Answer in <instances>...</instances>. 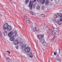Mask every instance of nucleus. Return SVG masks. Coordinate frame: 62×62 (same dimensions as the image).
<instances>
[{
    "label": "nucleus",
    "instance_id": "5701e85b",
    "mask_svg": "<svg viewBox=\"0 0 62 62\" xmlns=\"http://www.w3.org/2000/svg\"><path fill=\"white\" fill-rule=\"evenodd\" d=\"M45 2V0H43L42 1H41V3L42 4H44Z\"/></svg>",
    "mask_w": 62,
    "mask_h": 62
},
{
    "label": "nucleus",
    "instance_id": "4be33fe9",
    "mask_svg": "<svg viewBox=\"0 0 62 62\" xmlns=\"http://www.w3.org/2000/svg\"><path fill=\"white\" fill-rule=\"evenodd\" d=\"M30 22L29 20H27L26 21V23L27 24V23H30Z\"/></svg>",
    "mask_w": 62,
    "mask_h": 62
},
{
    "label": "nucleus",
    "instance_id": "72a5a7b5",
    "mask_svg": "<svg viewBox=\"0 0 62 62\" xmlns=\"http://www.w3.org/2000/svg\"><path fill=\"white\" fill-rule=\"evenodd\" d=\"M54 17L55 18H56V15H55L54 16Z\"/></svg>",
    "mask_w": 62,
    "mask_h": 62
},
{
    "label": "nucleus",
    "instance_id": "2f4dec72",
    "mask_svg": "<svg viewBox=\"0 0 62 62\" xmlns=\"http://www.w3.org/2000/svg\"><path fill=\"white\" fill-rule=\"evenodd\" d=\"M18 47H19V46H16L15 47L16 48V49H18Z\"/></svg>",
    "mask_w": 62,
    "mask_h": 62
},
{
    "label": "nucleus",
    "instance_id": "7ed1b4c3",
    "mask_svg": "<svg viewBox=\"0 0 62 62\" xmlns=\"http://www.w3.org/2000/svg\"><path fill=\"white\" fill-rule=\"evenodd\" d=\"M8 23L5 24L3 26V29L4 30H5L6 29H8Z\"/></svg>",
    "mask_w": 62,
    "mask_h": 62
},
{
    "label": "nucleus",
    "instance_id": "c9c22d12",
    "mask_svg": "<svg viewBox=\"0 0 62 62\" xmlns=\"http://www.w3.org/2000/svg\"><path fill=\"white\" fill-rule=\"evenodd\" d=\"M54 54L55 55H56V52H54Z\"/></svg>",
    "mask_w": 62,
    "mask_h": 62
},
{
    "label": "nucleus",
    "instance_id": "4c0bfd02",
    "mask_svg": "<svg viewBox=\"0 0 62 62\" xmlns=\"http://www.w3.org/2000/svg\"><path fill=\"white\" fill-rule=\"evenodd\" d=\"M2 17V15L0 14V18H1Z\"/></svg>",
    "mask_w": 62,
    "mask_h": 62
},
{
    "label": "nucleus",
    "instance_id": "b1692460",
    "mask_svg": "<svg viewBox=\"0 0 62 62\" xmlns=\"http://www.w3.org/2000/svg\"><path fill=\"white\" fill-rule=\"evenodd\" d=\"M41 16L42 17H45V15L44 14H42L41 15Z\"/></svg>",
    "mask_w": 62,
    "mask_h": 62
},
{
    "label": "nucleus",
    "instance_id": "423d86ee",
    "mask_svg": "<svg viewBox=\"0 0 62 62\" xmlns=\"http://www.w3.org/2000/svg\"><path fill=\"white\" fill-rule=\"evenodd\" d=\"M57 15H58V16H60V17H60V18L61 19H60V21L61 22H62V14L60 13H57Z\"/></svg>",
    "mask_w": 62,
    "mask_h": 62
},
{
    "label": "nucleus",
    "instance_id": "20e7f679",
    "mask_svg": "<svg viewBox=\"0 0 62 62\" xmlns=\"http://www.w3.org/2000/svg\"><path fill=\"white\" fill-rule=\"evenodd\" d=\"M44 37V35L42 34H40L37 37V39H38L39 40H40L42 38Z\"/></svg>",
    "mask_w": 62,
    "mask_h": 62
},
{
    "label": "nucleus",
    "instance_id": "412c9836",
    "mask_svg": "<svg viewBox=\"0 0 62 62\" xmlns=\"http://www.w3.org/2000/svg\"><path fill=\"white\" fill-rule=\"evenodd\" d=\"M41 0H38V2L39 3H41Z\"/></svg>",
    "mask_w": 62,
    "mask_h": 62
},
{
    "label": "nucleus",
    "instance_id": "ea45409f",
    "mask_svg": "<svg viewBox=\"0 0 62 62\" xmlns=\"http://www.w3.org/2000/svg\"><path fill=\"white\" fill-rule=\"evenodd\" d=\"M0 37H1V31H0Z\"/></svg>",
    "mask_w": 62,
    "mask_h": 62
},
{
    "label": "nucleus",
    "instance_id": "c85d7f7f",
    "mask_svg": "<svg viewBox=\"0 0 62 62\" xmlns=\"http://www.w3.org/2000/svg\"><path fill=\"white\" fill-rule=\"evenodd\" d=\"M58 24L59 25H60V24H61V22L60 21H59L58 23Z\"/></svg>",
    "mask_w": 62,
    "mask_h": 62
},
{
    "label": "nucleus",
    "instance_id": "cd10ccee",
    "mask_svg": "<svg viewBox=\"0 0 62 62\" xmlns=\"http://www.w3.org/2000/svg\"><path fill=\"white\" fill-rule=\"evenodd\" d=\"M30 54H29V55L30 56H31V55H32V53L31 52H30Z\"/></svg>",
    "mask_w": 62,
    "mask_h": 62
},
{
    "label": "nucleus",
    "instance_id": "f257e3e1",
    "mask_svg": "<svg viewBox=\"0 0 62 62\" xmlns=\"http://www.w3.org/2000/svg\"><path fill=\"white\" fill-rule=\"evenodd\" d=\"M17 35V31H15V32H13L12 31H11L8 33V36L9 37H10L12 36H15Z\"/></svg>",
    "mask_w": 62,
    "mask_h": 62
},
{
    "label": "nucleus",
    "instance_id": "a878e982",
    "mask_svg": "<svg viewBox=\"0 0 62 62\" xmlns=\"http://www.w3.org/2000/svg\"><path fill=\"white\" fill-rule=\"evenodd\" d=\"M24 18H25V20H27V19H28L27 17H26V16H24Z\"/></svg>",
    "mask_w": 62,
    "mask_h": 62
},
{
    "label": "nucleus",
    "instance_id": "f3484780",
    "mask_svg": "<svg viewBox=\"0 0 62 62\" xmlns=\"http://www.w3.org/2000/svg\"><path fill=\"white\" fill-rule=\"evenodd\" d=\"M20 41H19V45L20 46H22L23 45V43H21V42H20Z\"/></svg>",
    "mask_w": 62,
    "mask_h": 62
},
{
    "label": "nucleus",
    "instance_id": "f704fd0d",
    "mask_svg": "<svg viewBox=\"0 0 62 62\" xmlns=\"http://www.w3.org/2000/svg\"><path fill=\"white\" fill-rule=\"evenodd\" d=\"M59 21H56V23H57L58 24V23H59Z\"/></svg>",
    "mask_w": 62,
    "mask_h": 62
},
{
    "label": "nucleus",
    "instance_id": "7c9ffc66",
    "mask_svg": "<svg viewBox=\"0 0 62 62\" xmlns=\"http://www.w3.org/2000/svg\"><path fill=\"white\" fill-rule=\"evenodd\" d=\"M6 52L7 53H8L9 54H10V52L9 51H7Z\"/></svg>",
    "mask_w": 62,
    "mask_h": 62
},
{
    "label": "nucleus",
    "instance_id": "f8f14e48",
    "mask_svg": "<svg viewBox=\"0 0 62 62\" xmlns=\"http://www.w3.org/2000/svg\"><path fill=\"white\" fill-rule=\"evenodd\" d=\"M45 40L44 39H42L41 41V42L42 43H44L45 42Z\"/></svg>",
    "mask_w": 62,
    "mask_h": 62
},
{
    "label": "nucleus",
    "instance_id": "c756f323",
    "mask_svg": "<svg viewBox=\"0 0 62 62\" xmlns=\"http://www.w3.org/2000/svg\"><path fill=\"white\" fill-rule=\"evenodd\" d=\"M31 14V15H33V12L32 11H31L30 12Z\"/></svg>",
    "mask_w": 62,
    "mask_h": 62
},
{
    "label": "nucleus",
    "instance_id": "9b49d317",
    "mask_svg": "<svg viewBox=\"0 0 62 62\" xmlns=\"http://www.w3.org/2000/svg\"><path fill=\"white\" fill-rule=\"evenodd\" d=\"M49 3H50V1H49V0H46L45 2L46 5H48Z\"/></svg>",
    "mask_w": 62,
    "mask_h": 62
},
{
    "label": "nucleus",
    "instance_id": "a211bd4d",
    "mask_svg": "<svg viewBox=\"0 0 62 62\" xmlns=\"http://www.w3.org/2000/svg\"><path fill=\"white\" fill-rule=\"evenodd\" d=\"M3 34L5 36H7L8 35V32L7 31L4 32Z\"/></svg>",
    "mask_w": 62,
    "mask_h": 62
},
{
    "label": "nucleus",
    "instance_id": "dca6fc26",
    "mask_svg": "<svg viewBox=\"0 0 62 62\" xmlns=\"http://www.w3.org/2000/svg\"><path fill=\"white\" fill-rule=\"evenodd\" d=\"M26 48V45H22V49H24V48Z\"/></svg>",
    "mask_w": 62,
    "mask_h": 62
},
{
    "label": "nucleus",
    "instance_id": "bb28decb",
    "mask_svg": "<svg viewBox=\"0 0 62 62\" xmlns=\"http://www.w3.org/2000/svg\"><path fill=\"white\" fill-rule=\"evenodd\" d=\"M39 8H40V6H37V9H39Z\"/></svg>",
    "mask_w": 62,
    "mask_h": 62
},
{
    "label": "nucleus",
    "instance_id": "e433bc0d",
    "mask_svg": "<svg viewBox=\"0 0 62 62\" xmlns=\"http://www.w3.org/2000/svg\"><path fill=\"white\" fill-rule=\"evenodd\" d=\"M7 59H10V58H9V57H8V58H7Z\"/></svg>",
    "mask_w": 62,
    "mask_h": 62
},
{
    "label": "nucleus",
    "instance_id": "6e6552de",
    "mask_svg": "<svg viewBox=\"0 0 62 62\" xmlns=\"http://www.w3.org/2000/svg\"><path fill=\"white\" fill-rule=\"evenodd\" d=\"M14 37H15V36H13L11 37L10 39V40L11 41H13L15 39H14Z\"/></svg>",
    "mask_w": 62,
    "mask_h": 62
},
{
    "label": "nucleus",
    "instance_id": "9d476101",
    "mask_svg": "<svg viewBox=\"0 0 62 62\" xmlns=\"http://www.w3.org/2000/svg\"><path fill=\"white\" fill-rule=\"evenodd\" d=\"M12 30V28H11V27L10 25H9L8 28V29L7 30L8 31H10Z\"/></svg>",
    "mask_w": 62,
    "mask_h": 62
},
{
    "label": "nucleus",
    "instance_id": "37998d69",
    "mask_svg": "<svg viewBox=\"0 0 62 62\" xmlns=\"http://www.w3.org/2000/svg\"><path fill=\"white\" fill-rule=\"evenodd\" d=\"M51 1H53V0H51Z\"/></svg>",
    "mask_w": 62,
    "mask_h": 62
},
{
    "label": "nucleus",
    "instance_id": "a19ab883",
    "mask_svg": "<svg viewBox=\"0 0 62 62\" xmlns=\"http://www.w3.org/2000/svg\"><path fill=\"white\" fill-rule=\"evenodd\" d=\"M56 18H57L58 17V16L56 15Z\"/></svg>",
    "mask_w": 62,
    "mask_h": 62
},
{
    "label": "nucleus",
    "instance_id": "f03ea898",
    "mask_svg": "<svg viewBox=\"0 0 62 62\" xmlns=\"http://www.w3.org/2000/svg\"><path fill=\"white\" fill-rule=\"evenodd\" d=\"M19 41H20V40H18L17 39L14 41L13 43L15 45H18V44L20 43Z\"/></svg>",
    "mask_w": 62,
    "mask_h": 62
},
{
    "label": "nucleus",
    "instance_id": "473e14b6",
    "mask_svg": "<svg viewBox=\"0 0 62 62\" xmlns=\"http://www.w3.org/2000/svg\"><path fill=\"white\" fill-rule=\"evenodd\" d=\"M29 2V0H27L26 1V3H27V2Z\"/></svg>",
    "mask_w": 62,
    "mask_h": 62
},
{
    "label": "nucleus",
    "instance_id": "39448f33",
    "mask_svg": "<svg viewBox=\"0 0 62 62\" xmlns=\"http://www.w3.org/2000/svg\"><path fill=\"white\" fill-rule=\"evenodd\" d=\"M24 50L25 53L29 52L30 51V48L29 47H27L24 49Z\"/></svg>",
    "mask_w": 62,
    "mask_h": 62
},
{
    "label": "nucleus",
    "instance_id": "aec40b11",
    "mask_svg": "<svg viewBox=\"0 0 62 62\" xmlns=\"http://www.w3.org/2000/svg\"><path fill=\"white\" fill-rule=\"evenodd\" d=\"M56 60L57 61H58V62L60 61H61V60H60V58H59L58 59H56Z\"/></svg>",
    "mask_w": 62,
    "mask_h": 62
},
{
    "label": "nucleus",
    "instance_id": "79ce46f5",
    "mask_svg": "<svg viewBox=\"0 0 62 62\" xmlns=\"http://www.w3.org/2000/svg\"><path fill=\"white\" fill-rule=\"evenodd\" d=\"M55 38V37H53V39H54Z\"/></svg>",
    "mask_w": 62,
    "mask_h": 62
},
{
    "label": "nucleus",
    "instance_id": "2eb2a0df",
    "mask_svg": "<svg viewBox=\"0 0 62 62\" xmlns=\"http://www.w3.org/2000/svg\"><path fill=\"white\" fill-rule=\"evenodd\" d=\"M52 34L53 35H56V32L54 31H52Z\"/></svg>",
    "mask_w": 62,
    "mask_h": 62
},
{
    "label": "nucleus",
    "instance_id": "0eeeda50",
    "mask_svg": "<svg viewBox=\"0 0 62 62\" xmlns=\"http://www.w3.org/2000/svg\"><path fill=\"white\" fill-rule=\"evenodd\" d=\"M32 5H33L32 2L31 1H30V4H29V6L30 7L31 9H32Z\"/></svg>",
    "mask_w": 62,
    "mask_h": 62
},
{
    "label": "nucleus",
    "instance_id": "ddd939ff",
    "mask_svg": "<svg viewBox=\"0 0 62 62\" xmlns=\"http://www.w3.org/2000/svg\"><path fill=\"white\" fill-rule=\"evenodd\" d=\"M37 30V28L35 27L34 28H32V30H33V32H35Z\"/></svg>",
    "mask_w": 62,
    "mask_h": 62
},
{
    "label": "nucleus",
    "instance_id": "6ab92c4d",
    "mask_svg": "<svg viewBox=\"0 0 62 62\" xmlns=\"http://www.w3.org/2000/svg\"><path fill=\"white\" fill-rule=\"evenodd\" d=\"M32 8H34L35 7H36V4H34L32 5Z\"/></svg>",
    "mask_w": 62,
    "mask_h": 62
},
{
    "label": "nucleus",
    "instance_id": "1a4fd4ad",
    "mask_svg": "<svg viewBox=\"0 0 62 62\" xmlns=\"http://www.w3.org/2000/svg\"><path fill=\"white\" fill-rule=\"evenodd\" d=\"M56 52L57 55V56L58 57H59V54H60V49L58 50V52Z\"/></svg>",
    "mask_w": 62,
    "mask_h": 62
},
{
    "label": "nucleus",
    "instance_id": "393cba45",
    "mask_svg": "<svg viewBox=\"0 0 62 62\" xmlns=\"http://www.w3.org/2000/svg\"><path fill=\"white\" fill-rule=\"evenodd\" d=\"M43 44L45 46H46L47 45V43H46V42H44Z\"/></svg>",
    "mask_w": 62,
    "mask_h": 62
},
{
    "label": "nucleus",
    "instance_id": "4468645a",
    "mask_svg": "<svg viewBox=\"0 0 62 62\" xmlns=\"http://www.w3.org/2000/svg\"><path fill=\"white\" fill-rule=\"evenodd\" d=\"M54 31H55L57 32V33H58V29L57 28H54Z\"/></svg>",
    "mask_w": 62,
    "mask_h": 62
},
{
    "label": "nucleus",
    "instance_id": "58836bf2",
    "mask_svg": "<svg viewBox=\"0 0 62 62\" xmlns=\"http://www.w3.org/2000/svg\"><path fill=\"white\" fill-rule=\"evenodd\" d=\"M33 57V55H32L30 57Z\"/></svg>",
    "mask_w": 62,
    "mask_h": 62
}]
</instances>
